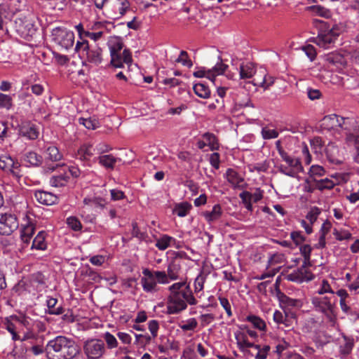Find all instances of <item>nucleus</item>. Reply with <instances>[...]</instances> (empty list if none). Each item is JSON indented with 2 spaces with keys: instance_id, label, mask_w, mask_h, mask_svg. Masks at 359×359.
Here are the masks:
<instances>
[{
  "instance_id": "nucleus-1",
  "label": "nucleus",
  "mask_w": 359,
  "mask_h": 359,
  "mask_svg": "<svg viewBox=\"0 0 359 359\" xmlns=\"http://www.w3.org/2000/svg\"><path fill=\"white\" fill-rule=\"evenodd\" d=\"M170 294L168 298L167 309L169 314H176L189 305H196L197 300L194 297L189 283L186 281L173 283L169 287Z\"/></svg>"
},
{
  "instance_id": "nucleus-2",
  "label": "nucleus",
  "mask_w": 359,
  "mask_h": 359,
  "mask_svg": "<svg viewBox=\"0 0 359 359\" xmlns=\"http://www.w3.org/2000/svg\"><path fill=\"white\" fill-rule=\"evenodd\" d=\"M48 359H72L79 353L74 341L63 336L49 341L46 347Z\"/></svg>"
},
{
  "instance_id": "nucleus-3",
  "label": "nucleus",
  "mask_w": 359,
  "mask_h": 359,
  "mask_svg": "<svg viewBox=\"0 0 359 359\" xmlns=\"http://www.w3.org/2000/svg\"><path fill=\"white\" fill-rule=\"evenodd\" d=\"M313 24L318 30L317 36L313 39V43L325 49L332 47L341 33L339 27L334 25L331 27L327 22L318 19H314Z\"/></svg>"
},
{
  "instance_id": "nucleus-4",
  "label": "nucleus",
  "mask_w": 359,
  "mask_h": 359,
  "mask_svg": "<svg viewBox=\"0 0 359 359\" xmlns=\"http://www.w3.org/2000/svg\"><path fill=\"white\" fill-rule=\"evenodd\" d=\"M337 298L334 295L330 297H313L311 304L315 310L324 315L330 325L334 327L337 323Z\"/></svg>"
},
{
  "instance_id": "nucleus-5",
  "label": "nucleus",
  "mask_w": 359,
  "mask_h": 359,
  "mask_svg": "<svg viewBox=\"0 0 359 359\" xmlns=\"http://www.w3.org/2000/svg\"><path fill=\"white\" fill-rule=\"evenodd\" d=\"M75 50L93 65L98 66L102 61V50L97 45H90L86 40L77 41Z\"/></svg>"
},
{
  "instance_id": "nucleus-6",
  "label": "nucleus",
  "mask_w": 359,
  "mask_h": 359,
  "mask_svg": "<svg viewBox=\"0 0 359 359\" xmlns=\"http://www.w3.org/2000/svg\"><path fill=\"white\" fill-rule=\"evenodd\" d=\"M181 261L177 256L172 259L167 269V273L163 271H156V276L158 282L160 284H168L170 280H175L178 279L179 274L181 271Z\"/></svg>"
},
{
  "instance_id": "nucleus-7",
  "label": "nucleus",
  "mask_w": 359,
  "mask_h": 359,
  "mask_svg": "<svg viewBox=\"0 0 359 359\" xmlns=\"http://www.w3.org/2000/svg\"><path fill=\"white\" fill-rule=\"evenodd\" d=\"M53 41L62 49L68 50L73 47L74 34L73 32L62 27H55L52 31Z\"/></svg>"
},
{
  "instance_id": "nucleus-8",
  "label": "nucleus",
  "mask_w": 359,
  "mask_h": 359,
  "mask_svg": "<svg viewBox=\"0 0 359 359\" xmlns=\"http://www.w3.org/2000/svg\"><path fill=\"white\" fill-rule=\"evenodd\" d=\"M83 351L87 359H100L106 351V346L102 339H90L85 341Z\"/></svg>"
},
{
  "instance_id": "nucleus-9",
  "label": "nucleus",
  "mask_w": 359,
  "mask_h": 359,
  "mask_svg": "<svg viewBox=\"0 0 359 359\" xmlns=\"http://www.w3.org/2000/svg\"><path fill=\"white\" fill-rule=\"evenodd\" d=\"M281 159L285 163V165H282L280 170L285 175L294 177L303 171V166L299 158L292 157L287 154Z\"/></svg>"
},
{
  "instance_id": "nucleus-10",
  "label": "nucleus",
  "mask_w": 359,
  "mask_h": 359,
  "mask_svg": "<svg viewBox=\"0 0 359 359\" xmlns=\"http://www.w3.org/2000/svg\"><path fill=\"white\" fill-rule=\"evenodd\" d=\"M19 226L15 215L8 212L0 213V234L11 235Z\"/></svg>"
},
{
  "instance_id": "nucleus-11",
  "label": "nucleus",
  "mask_w": 359,
  "mask_h": 359,
  "mask_svg": "<svg viewBox=\"0 0 359 359\" xmlns=\"http://www.w3.org/2000/svg\"><path fill=\"white\" fill-rule=\"evenodd\" d=\"M281 281V276H278L276 278V283L274 284V290H271V293L274 294L278 299L280 306H291V307H301L302 305V302L299 299H292L286 296L283 293L279 288V283Z\"/></svg>"
},
{
  "instance_id": "nucleus-12",
  "label": "nucleus",
  "mask_w": 359,
  "mask_h": 359,
  "mask_svg": "<svg viewBox=\"0 0 359 359\" xmlns=\"http://www.w3.org/2000/svg\"><path fill=\"white\" fill-rule=\"evenodd\" d=\"M15 23L17 32L25 40L30 41L36 35L37 29L32 21L19 19Z\"/></svg>"
},
{
  "instance_id": "nucleus-13",
  "label": "nucleus",
  "mask_w": 359,
  "mask_h": 359,
  "mask_svg": "<svg viewBox=\"0 0 359 359\" xmlns=\"http://www.w3.org/2000/svg\"><path fill=\"white\" fill-rule=\"evenodd\" d=\"M143 277L141 278V284L143 290L147 292H155L158 290L157 285L158 278L156 271H151L149 269H144L142 271Z\"/></svg>"
},
{
  "instance_id": "nucleus-14",
  "label": "nucleus",
  "mask_w": 359,
  "mask_h": 359,
  "mask_svg": "<svg viewBox=\"0 0 359 359\" xmlns=\"http://www.w3.org/2000/svg\"><path fill=\"white\" fill-rule=\"evenodd\" d=\"M0 168L11 173L14 177L21 176L20 163L9 155L4 154L0 156Z\"/></svg>"
},
{
  "instance_id": "nucleus-15",
  "label": "nucleus",
  "mask_w": 359,
  "mask_h": 359,
  "mask_svg": "<svg viewBox=\"0 0 359 359\" xmlns=\"http://www.w3.org/2000/svg\"><path fill=\"white\" fill-rule=\"evenodd\" d=\"M311 264H304L303 262L302 266L296 271L292 272L288 276L289 280L298 283L303 282H309L314 279L315 276L307 268L311 266Z\"/></svg>"
},
{
  "instance_id": "nucleus-16",
  "label": "nucleus",
  "mask_w": 359,
  "mask_h": 359,
  "mask_svg": "<svg viewBox=\"0 0 359 359\" xmlns=\"http://www.w3.org/2000/svg\"><path fill=\"white\" fill-rule=\"evenodd\" d=\"M110 64L115 68L123 67V64L130 65L133 62L132 54L129 49L125 48L123 51L115 53L114 57L110 55Z\"/></svg>"
},
{
  "instance_id": "nucleus-17",
  "label": "nucleus",
  "mask_w": 359,
  "mask_h": 359,
  "mask_svg": "<svg viewBox=\"0 0 359 359\" xmlns=\"http://www.w3.org/2000/svg\"><path fill=\"white\" fill-rule=\"evenodd\" d=\"M344 123V118L337 114L325 116L322 120V126L327 130H337L342 128Z\"/></svg>"
},
{
  "instance_id": "nucleus-18",
  "label": "nucleus",
  "mask_w": 359,
  "mask_h": 359,
  "mask_svg": "<svg viewBox=\"0 0 359 359\" xmlns=\"http://www.w3.org/2000/svg\"><path fill=\"white\" fill-rule=\"evenodd\" d=\"M35 231V225L29 218L26 216L25 223L21 224L20 238L23 243L28 244Z\"/></svg>"
},
{
  "instance_id": "nucleus-19",
  "label": "nucleus",
  "mask_w": 359,
  "mask_h": 359,
  "mask_svg": "<svg viewBox=\"0 0 359 359\" xmlns=\"http://www.w3.org/2000/svg\"><path fill=\"white\" fill-rule=\"evenodd\" d=\"M286 348L285 342L276 345V351H274L272 354L271 353V357H272L273 359H305L297 353H285Z\"/></svg>"
},
{
  "instance_id": "nucleus-20",
  "label": "nucleus",
  "mask_w": 359,
  "mask_h": 359,
  "mask_svg": "<svg viewBox=\"0 0 359 359\" xmlns=\"http://www.w3.org/2000/svg\"><path fill=\"white\" fill-rule=\"evenodd\" d=\"M20 135L29 140H36L39 137V132L36 126L29 121H23L20 126Z\"/></svg>"
},
{
  "instance_id": "nucleus-21",
  "label": "nucleus",
  "mask_w": 359,
  "mask_h": 359,
  "mask_svg": "<svg viewBox=\"0 0 359 359\" xmlns=\"http://www.w3.org/2000/svg\"><path fill=\"white\" fill-rule=\"evenodd\" d=\"M324 60L330 65L335 67L337 69H341L346 65L344 56L338 53H330L324 56Z\"/></svg>"
},
{
  "instance_id": "nucleus-22",
  "label": "nucleus",
  "mask_w": 359,
  "mask_h": 359,
  "mask_svg": "<svg viewBox=\"0 0 359 359\" xmlns=\"http://www.w3.org/2000/svg\"><path fill=\"white\" fill-rule=\"evenodd\" d=\"M34 196L36 201L43 205H51L58 202V197L48 191L39 190L35 192Z\"/></svg>"
},
{
  "instance_id": "nucleus-23",
  "label": "nucleus",
  "mask_w": 359,
  "mask_h": 359,
  "mask_svg": "<svg viewBox=\"0 0 359 359\" xmlns=\"http://www.w3.org/2000/svg\"><path fill=\"white\" fill-rule=\"evenodd\" d=\"M325 152L328 161L334 164H340L341 159L339 147L333 142H330L325 149Z\"/></svg>"
},
{
  "instance_id": "nucleus-24",
  "label": "nucleus",
  "mask_w": 359,
  "mask_h": 359,
  "mask_svg": "<svg viewBox=\"0 0 359 359\" xmlns=\"http://www.w3.org/2000/svg\"><path fill=\"white\" fill-rule=\"evenodd\" d=\"M235 339L238 348L243 353H249L250 351L248 348H252L255 345L248 341L247 334L243 332H236Z\"/></svg>"
},
{
  "instance_id": "nucleus-25",
  "label": "nucleus",
  "mask_w": 359,
  "mask_h": 359,
  "mask_svg": "<svg viewBox=\"0 0 359 359\" xmlns=\"http://www.w3.org/2000/svg\"><path fill=\"white\" fill-rule=\"evenodd\" d=\"M218 59L219 62L212 69H208L207 71V78L212 81H215L217 76L223 74L228 68V65L223 63L220 56L218 57Z\"/></svg>"
},
{
  "instance_id": "nucleus-26",
  "label": "nucleus",
  "mask_w": 359,
  "mask_h": 359,
  "mask_svg": "<svg viewBox=\"0 0 359 359\" xmlns=\"http://www.w3.org/2000/svg\"><path fill=\"white\" fill-rule=\"evenodd\" d=\"M107 46L109 48L110 55H112L114 57L115 53L123 50L124 43L121 37L114 36L109 37L107 41Z\"/></svg>"
},
{
  "instance_id": "nucleus-27",
  "label": "nucleus",
  "mask_w": 359,
  "mask_h": 359,
  "mask_svg": "<svg viewBox=\"0 0 359 359\" xmlns=\"http://www.w3.org/2000/svg\"><path fill=\"white\" fill-rule=\"evenodd\" d=\"M5 329L12 335L13 341L20 339V336L18 334V324L17 321L13 319V316L6 318L4 322Z\"/></svg>"
},
{
  "instance_id": "nucleus-28",
  "label": "nucleus",
  "mask_w": 359,
  "mask_h": 359,
  "mask_svg": "<svg viewBox=\"0 0 359 359\" xmlns=\"http://www.w3.org/2000/svg\"><path fill=\"white\" fill-rule=\"evenodd\" d=\"M226 178L228 182L235 188H243L245 182L238 173L233 169H228L226 171Z\"/></svg>"
},
{
  "instance_id": "nucleus-29",
  "label": "nucleus",
  "mask_w": 359,
  "mask_h": 359,
  "mask_svg": "<svg viewBox=\"0 0 359 359\" xmlns=\"http://www.w3.org/2000/svg\"><path fill=\"white\" fill-rule=\"evenodd\" d=\"M69 176L67 172L53 175L49 180V184L54 187H62L67 185Z\"/></svg>"
},
{
  "instance_id": "nucleus-30",
  "label": "nucleus",
  "mask_w": 359,
  "mask_h": 359,
  "mask_svg": "<svg viewBox=\"0 0 359 359\" xmlns=\"http://www.w3.org/2000/svg\"><path fill=\"white\" fill-rule=\"evenodd\" d=\"M222 215V208L219 204L215 205L211 211H205L202 213V215L209 224L218 220Z\"/></svg>"
},
{
  "instance_id": "nucleus-31",
  "label": "nucleus",
  "mask_w": 359,
  "mask_h": 359,
  "mask_svg": "<svg viewBox=\"0 0 359 359\" xmlns=\"http://www.w3.org/2000/svg\"><path fill=\"white\" fill-rule=\"evenodd\" d=\"M24 161L32 166H39L43 161L41 155L34 151H29L24 155Z\"/></svg>"
},
{
  "instance_id": "nucleus-32",
  "label": "nucleus",
  "mask_w": 359,
  "mask_h": 359,
  "mask_svg": "<svg viewBox=\"0 0 359 359\" xmlns=\"http://www.w3.org/2000/svg\"><path fill=\"white\" fill-rule=\"evenodd\" d=\"M92 146L83 144L77 151L76 158L82 161H87L93 156Z\"/></svg>"
},
{
  "instance_id": "nucleus-33",
  "label": "nucleus",
  "mask_w": 359,
  "mask_h": 359,
  "mask_svg": "<svg viewBox=\"0 0 359 359\" xmlns=\"http://www.w3.org/2000/svg\"><path fill=\"white\" fill-rule=\"evenodd\" d=\"M99 163L107 169H113L118 158L112 154H105L97 158Z\"/></svg>"
},
{
  "instance_id": "nucleus-34",
  "label": "nucleus",
  "mask_w": 359,
  "mask_h": 359,
  "mask_svg": "<svg viewBox=\"0 0 359 359\" xmlns=\"http://www.w3.org/2000/svg\"><path fill=\"white\" fill-rule=\"evenodd\" d=\"M255 73L256 70L252 63L248 62L240 66V78L242 79H250Z\"/></svg>"
},
{
  "instance_id": "nucleus-35",
  "label": "nucleus",
  "mask_w": 359,
  "mask_h": 359,
  "mask_svg": "<svg viewBox=\"0 0 359 359\" xmlns=\"http://www.w3.org/2000/svg\"><path fill=\"white\" fill-rule=\"evenodd\" d=\"M192 205L188 202H182L177 203L173 209V213L178 217H184L188 215Z\"/></svg>"
},
{
  "instance_id": "nucleus-36",
  "label": "nucleus",
  "mask_w": 359,
  "mask_h": 359,
  "mask_svg": "<svg viewBox=\"0 0 359 359\" xmlns=\"http://www.w3.org/2000/svg\"><path fill=\"white\" fill-rule=\"evenodd\" d=\"M45 154L46 159L53 162L59 161L62 158V154L59 151V149L53 145L47 147Z\"/></svg>"
},
{
  "instance_id": "nucleus-37",
  "label": "nucleus",
  "mask_w": 359,
  "mask_h": 359,
  "mask_svg": "<svg viewBox=\"0 0 359 359\" xmlns=\"http://www.w3.org/2000/svg\"><path fill=\"white\" fill-rule=\"evenodd\" d=\"M83 203L85 205L90 206V207L104 208L107 204V202H106L105 199H104L101 197L93 196V197H86L83 199Z\"/></svg>"
},
{
  "instance_id": "nucleus-38",
  "label": "nucleus",
  "mask_w": 359,
  "mask_h": 359,
  "mask_svg": "<svg viewBox=\"0 0 359 359\" xmlns=\"http://www.w3.org/2000/svg\"><path fill=\"white\" fill-rule=\"evenodd\" d=\"M172 242H175V238L167 234L163 235L156 239V247L160 250H165L170 246Z\"/></svg>"
},
{
  "instance_id": "nucleus-39",
  "label": "nucleus",
  "mask_w": 359,
  "mask_h": 359,
  "mask_svg": "<svg viewBox=\"0 0 359 359\" xmlns=\"http://www.w3.org/2000/svg\"><path fill=\"white\" fill-rule=\"evenodd\" d=\"M32 248L37 250H45L46 248L45 231H41L38 233L33 240Z\"/></svg>"
},
{
  "instance_id": "nucleus-40",
  "label": "nucleus",
  "mask_w": 359,
  "mask_h": 359,
  "mask_svg": "<svg viewBox=\"0 0 359 359\" xmlns=\"http://www.w3.org/2000/svg\"><path fill=\"white\" fill-rule=\"evenodd\" d=\"M47 306L48 311H46V313L50 315H60L64 312V309L62 307L60 306L57 308H55V305L57 303V299L53 297H48L47 299Z\"/></svg>"
},
{
  "instance_id": "nucleus-41",
  "label": "nucleus",
  "mask_w": 359,
  "mask_h": 359,
  "mask_svg": "<svg viewBox=\"0 0 359 359\" xmlns=\"http://www.w3.org/2000/svg\"><path fill=\"white\" fill-rule=\"evenodd\" d=\"M194 93L200 97L207 99L210 96V90L204 83H198L194 86Z\"/></svg>"
},
{
  "instance_id": "nucleus-42",
  "label": "nucleus",
  "mask_w": 359,
  "mask_h": 359,
  "mask_svg": "<svg viewBox=\"0 0 359 359\" xmlns=\"http://www.w3.org/2000/svg\"><path fill=\"white\" fill-rule=\"evenodd\" d=\"M252 348H254L255 353L250 351L249 353L252 356H255V359H266L267 358L269 346H264L263 348H261L260 345L255 344Z\"/></svg>"
},
{
  "instance_id": "nucleus-43",
  "label": "nucleus",
  "mask_w": 359,
  "mask_h": 359,
  "mask_svg": "<svg viewBox=\"0 0 359 359\" xmlns=\"http://www.w3.org/2000/svg\"><path fill=\"white\" fill-rule=\"evenodd\" d=\"M308 9L312 11L316 15H318L325 18H330L331 17V12L329 9L320 5L311 6Z\"/></svg>"
},
{
  "instance_id": "nucleus-44",
  "label": "nucleus",
  "mask_w": 359,
  "mask_h": 359,
  "mask_svg": "<svg viewBox=\"0 0 359 359\" xmlns=\"http://www.w3.org/2000/svg\"><path fill=\"white\" fill-rule=\"evenodd\" d=\"M344 343L339 346V352L340 354L343 356H346L349 355L354 346V341L353 339L348 338L346 337H344Z\"/></svg>"
},
{
  "instance_id": "nucleus-45",
  "label": "nucleus",
  "mask_w": 359,
  "mask_h": 359,
  "mask_svg": "<svg viewBox=\"0 0 359 359\" xmlns=\"http://www.w3.org/2000/svg\"><path fill=\"white\" fill-rule=\"evenodd\" d=\"M132 236L134 238H137L140 241H147V238H149L148 234L142 231L136 222H132V231H131Z\"/></svg>"
},
{
  "instance_id": "nucleus-46",
  "label": "nucleus",
  "mask_w": 359,
  "mask_h": 359,
  "mask_svg": "<svg viewBox=\"0 0 359 359\" xmlns=\"http://www.w3.org/2000/svg\"><path fill=\"white\" fill-rule=\"evenodd\" d=\"M285 139H280L275 142L274 143V147L273 150L272 155L273 156H276V153L277 152L278 155L280 156V158H283V156H285V155L287 154L285 149Z\"/></svg>"
},
{
  "instance_id": "nucleus-47",
  "label": "nucleus",
  "mask_w": 359,
  "mask_h": 359,
  "mask_svg": "<svg viewBox=\"0 0 359 359\" xmlns=\"http://www.w3.org/2000/svg\"><path fill=\"white\" fill-rule=\"evenodd\" d=\"M286 306H281L283 309V312L280 311H276L273 313V318L274 322H276L277 324H284L285 326L288 325V320L286 315V311L285 308Z\"/></svg>"
},
{
  "instance_id": "nucleus-48",
  "label": "nucleus",
  "mask_w": 359,
  "mask_h": 359,
  "mask_svg": "<svg viewBox=\"0 0 359 359\" xmlns=\"http://www.w3.org/2000/svg\"><path fill=\"white\" fill-rule=\"evenodd\" d=\"M246 320L251 323L254 327L259 330H264L266 327V323L258 316L250 315L246 317Z\"/></svg>"
},
{
  "instance_id": "nucleus-49",
  "label": "nucleus",
  "mask_w": 359,
  "mask_h": 359,
  "mask_svg": "<svg viewBox=\"0 0 359 359\" xmlns=\"http://www.w3.org/2000/svg\"><path fill=\"white\" fill-rule=\"evenodd\" d=\"M301 255L304 257V264H311V254L312 252V248L309 244H302L299 247Z\"/></svg>"
},
{
  "instance_id": "nucleus-50",
  "label": "nucleus",
  "mask_w": 359,
  "mask_h": 359,
  "mask_svg": "<svg viewBox=\"0 0 359 359\" xmlns=\"http://www.w3.org/2000/svg\"><path fill=\"white\" fill-rule=\"evenodd\" d=\"M203 139L206 142L212 151L217 150L219 149V143L215 135L206 133L203 135Z\"/></svg>"
},
{
  "instance_id": "nucleus-51",
  "label": "nucleus",
  "mask_w": 359,
  "mask_h": 359,
  "mask_svg": "<svg viewBox=\"0 0 359 359\" xmlns=\"http://www.w3.org/2000/svg\"><path fill=\"white\" fill-rule=\"evenodd\" d=\"M313 182L317 185V189L319 190L331 189L335 185V183L328 178H325L320 180L313 179Z\"/></svg>"
},
{
  "instance_id": "nucleus-52",
  "label": "nucleus",
  "mask_w": 359,
  "mask_h": 359,
  "mask_svg": "<svg viewBox=\"0 0 359 359\" xmlns=\"http://www.w3.org/2000/svg\"><path fill=\"white\" fill-rule=\"evenodd\" d=\"M103 338L107 344V347L109 349L115 348L118 346V343L117 339L110 332H105L103 335Z\"/></svg>"
},
{
  "instance_id": "nucleus-53",
  "label": "nucleus",
  "mask_w": 359,
  "mask_h": 359,
  "mask_svg": "<svg viewBox=\"0 0 359 359\" xmlns=\"http://www.w3.org/2000/svg\"><path fill=\"white\" fill-rule=\"evenodd\" d=\"M269 281H264L259 283L257 285V290L258 293L260 297V300L262 302H264V300H267L268 296H267V288L269 287Z\"/></svg>"
},
{
  "instance_id": "nucleus-54",
  "label": "nucleus",
  "mask_w": 359,
  "mask_h": 359,
  "mask_svg": "<svg viewBox=\"0 0 359 359\" xmlns=\"http://www.w3.org/2000/svg\"><path fill=\"white\" fill-rule=\"evenodd\" d=\"M333 235L338 241L350 240L352 238V234L348 230L334 229Z\"/></svg>"
},
{
  "instance_id": "nucleus-55",
  "label": "nucleus",
  "mask_w": 359,
  "mask_h": 359,
  "mask_svg": "<svg viewBox=\"0 0 359 359\" xmlns=\"http://www.w3.org/2000/svg\"><path fill=\"white\" fill-rule=\"evenodd\" d=\"M180 327L183 331H193L198 326V322L194 318L188 319L184 324H180Z\"/></svg>"
},
{
  "instance_id": "nucleus-56",
  "label": "nucleus",
  "mask_w": 359,
  "mask_h": 359,
  "mask_svg": "<svg viewBox=\"0 0 359 359\" xmlns=\"http://www.w3.org/2000/svg\"><path fill=\"white\" fill-rule=\"evenodd\" d=\"M206 280V276L201 273L194 280V292H199L203 290L204 283Z\"/></svg>"
},
{
  "instance_id": "nucleus-57",
  "label": "nucleus",
  "mask_w": 359,
  "mask_h": 359,
  "mask_svg": "<svg viewBox=\"0 0 359 359\" xmlns=\"http://www.w3.org/2000/svg\"><path fill=\"white\" fill-rule=\"evenodd\" d=\"M67 224L69 228L75 231H80L82 228L81 222L76 217H69L67 219Z\"/></svg>"
},
{
  "instance_id": "nucleus-58",
  "label": "nucleus",
  "mask_w": 359,
  "mask_h": 359,
  "mask_svg": "<svg viewBox=\"0 0 359 359\" xmlns=\"http://www.w3.org/2000/svg\"><path fill=\"white\" fill-rule=\"evenodd\" d=\"M255 78L254 81H255V85H260L264 88L268 87V84L266 83V74L264 72H259V73H255L254 75Z\"/></svg>"
},
{
  "instance_id": "nucleus-59",
  "label": "nucleus",
  "mask_w": 359,
  "mask_h": 359,
  "mask_svg": "<svg viewBox=\"0 0 359 359\" xmlns=\"http://www.w3.org/2000/svg\"><path fill=\"white\" fill-rule=\"evenodd\" d=\"M177 62L182 63L184 66L191 67L193 63L188 57V54L185 50H182L178 58L176 60Z\"/></svg>"
},
{
  "instance_id": "nucleus-60",
  "label": "nucleus",
  "mask_w": 359,
  "mask_h": 359,
  "mask_svg": "<svg viewBox=\"0 0 359 359\" xmlns=\"http://www.w3.org/2000/svg\"><path fill=\"white\" fill-rule=\"evenodd\" d=\"M290 238L297 246L302 245L306 241L305 236L300 231H292Z\"/></svg>"
},
{
  "instance_id": "nucleus-61",
  "label": "nucleus",
  "mask_w": 359,
  "mask_h": 359,
  "mask_svg": "<svg viewBox=\"0 0 359 359\" xmlns=\"http://www.w3.org/2000/svg\"><path fill=\"white\" fill-rule=\"evenodd\" d=\"M325 169L323 167L318 165H313L310 168L309 174L311 179H315L316 176H323L325 174Z\"/></svg>"
},
{
  "instance_id": "nucleus-62",
  "label": "nucleus",
  "mask_w": 359,
  "mask_h": 359,
  "mask_svg": "<svg viewBox=\"0 0 359 359\" xmlns=\"http://www.w3.org/2000/svg\"><path fill=\"white\" fill-rule=\"evenodd\" d=\"M12 107V98L10 95L0 93V107L9 109Z\"/></svg>"
},
{
  "instance_id": "nucleus-63",
  "label": "nucleus",
  "mask_w": 359,
  "mask_h": 359,
  "mask_svg": "<svg viewBox=\"0 0 359 359\" xmlns=\"http://www.w3.org/2000/svg\"><path fill=\"white\" fill-rule=\"evenodd\" d=\"M239 196L245 204L246 208L251 210L252 205L250 201L252 199V194L248 191H243L240 194Z\"/></svg>"
},
{
  "instance_id": "nucleus-64",
  "label": "nucleus",
  "mask_w": 359,
  "mask_h": 359,
  "mask_svg": "<svg viewBox=\"0 0 359 359\" xmlns=\"http://www.w3.org/2000/svg\"><path fill=\"white\" fill-rule=\"evenodd\" d=\"M349 140H353L354 142L355 153L353 159L356 163H359V135H351L349 137Z\"/></svg>"
}]
</instances>
